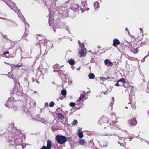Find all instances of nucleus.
Returning <instances> with one entry per match:
<instances>
[{
	"label": "nucleus",
	"instance_id": "obj_38",
	"mask_svg": "<svg viewBox=\"0 0 149 149\" xmlns=\"http://www.w3.org/2000/svg\"><path fill=\"white\" fill-rule=\"evenodd\" d=\"M87 10V9H83V11H85V10Z\"/></svg>",
	"mask_w": 149,
	"mask_h": 149
},
{
	"label": "nucleus",
	"instance_id": "obj_5",
	"mask_svg": "<svg viewBox=\"0 0 149 149\" xmlns=\"http://www.w3.org/2000/svg\"><path fill=\"white\" fill-rule=\"evenodd\" d=\"M119 82H121L123 84H124L126 83L125 80V79L123 78H121L120 79L118 80L116 84V85L118 87L120 86L119 84Z\"/></svg>",
	"mask_w": 149,
	"mask_h": 149
},
{
	"label": "nucleus",
	"instance_id": "obj_35",
	"mask_svg": "<svg viewBox=\"0 0 149 149\" xmlns=\"http://www.w3.org/2000/svg\"><path fill=\"white\" fill-rule=\"evenodd\" d=\"M53 31H54V32H55L56 31V29H53Z\"/></svg>",
	"mask_w": 149,
	"mask_h": 149
},
{
	"label": "nucleus",
	"instance_id": "obj_34",
	"mask_svg": "<svg viewBox=\"0 0 149 149\" xmlns=\"http://www.w3.org/2000/svg\"><path fill=\"white\" fill-rule=\"evenodd\" d=\"M140 31H142V28H140Z\"/></svg>",
	"mask_w": 149,
	"mask_h": 149
},
{
	"label": "nucleus",
	"instance_id": "obj_36",
	"mask_svg": "<svg viewBox=\"0 0 149 149\" xmlns=\"http://www.w3.org/2000/svg\"><path fill=\"white\" fill-rule=\"evenodd\" d=\"M148 56V55L146 56L144 58H146Z\"/></svg>",
	"mask_w": 149,
	"mask_h": 149
},
{
	"label": "nucleus",
	"instance_id": "obj_30",
	"mask_svg": "<svg viewBox=\"0 0 149 149\" xmlns=\"http://www.w3.org/2000/svg\"><path fill=\"white\" fill-rule=\"evenodd\" d=\"M116 123L114 121L112 122V123L113 124H114Z\"/></svg>",
	"mask_w": 149,
	"mask_h": 149
},
{
	"label": "nucleus",
	"instance_id": "obj_1",
	"mask_svg": "<svg viewBox=\"0 0 149 149\" xmlns=\"http://www.w3.org/2000/svg\"><path fill=\"white\" fill-rule=\"evenodd\" d=\"M58 143L60 144L64 143L67 141L66 138L64 136L58 135L56 137Z\"/></svg>",
	"mask_w": 149,
	"mask_h": 149
},
{
	"label": "nucleus",
	"instance_id": "obj_31",
	"mask_svg": "<svg viewBox=\"0 0 149 149\" xmlns=\"http://www.w3.org/2000/svg\"><path fill=\"white\" fill-rule=\"evenodd\" d=\"M125 30H126V31H128V28H126L125 29Z\"/></svg>",
	"mask_w": 149,
	"mask_h": 149
},
{
	"label": "nucleus",
	"instance_id": "obj_11",
	"mask_svg": "<svg viewBox=\"0 0 149 149\" xmlns=\"http://www.w3.org/2000/svg\"><path fill=\"white\" fill-rule=\"evenodd\" d=\"M69 64L71 65H73L75 63L74 61L72 59H70L68 61Z\"/></svg>",
	"mask_w": 149,
	"mask_h": 149
},
{
	"label": "nucleus",
	"instance_id": "obj_22",
	"mask_svg": "<svg viewBox=\"0 0 149 149\" xmlns=\"http://www.w3.org/2000/svg\"><path fill=\"white\" fill-rule=\"evenodd\" d=\"M77 123V121L76 120H74L72 124L73 125H76Z\"/></svg>",
	"mask_w": 149,
	"mask_h": 149
},
{
	"label": "nucleus",
	"instance_id": "obj_25",
	"mask_svg": "<svg viewBox=\"0 0 149 149\" xmlns=\"http://www.w3.org/2000/svg\"><path fill=\"white\" fill-rule=\"evenodd\" d=\"M100 79L101 80L104 79V80H107V79H106V78L103 77V78H101Z\"/></svg>",
	"mask_w": 149,
	"mask_h": 149
},
{
	"label": "nucleus",
	"instance_id": "obj_39",
	"mask_svg": "<svg viewBox=\"0 0 149 149\" xmlns=\"http://www.w3.org/2000/svg\"><path fill=\"white\" fill-rule=\"evenodd\" d=\"M83 93H84V94L86 93L85 92H84V91L83 92Z\"/></svg>",
	"mask_w": 149,
	"mask_h": 149
},
{
	"label": "nucleus",
	"instance_id": "obj_42",
	"mask_svg": "<svg viewBox=\"0 0 149 149\" xmlns=\"http://www.w3.org/2000/svg\"><path fill=\"white\" fill-rule=\"evenodd\" d=\"M125 108H127V107H125Z\"/></svg>",
	"mask_w": 149,
	"mask_h": 149
},
{
	"label": "nucleus",
	"instance_id": "obj_3",
	"mask_svg": "<svg viewBox=\"0 0 149 149\" xmlns=\"http://www.w3.org/2000/svg\"><path fill=\"white\" fill-rule=\"evenodd\" d=\"M128 123L130 126L135 125L137 123L135 118H132L129 120Z\"/></svg>",
	"mask_w": 149,
	"mask_h": 149
},
{
	"label": "nucleus",
	"instance_id": "obj_27",
	"mask_svg": "<svg viewBox=\"0 0 149 149\" xmlns=\"http://www.w3.org/2000/svg\"><path fill=\"white\" fill-rule=\"evenodd\" d=\"M14 66L15 67H19L21 66V65H14Z\"/></svg>",
	"mask_w": 149,
	"mask_h": 149
},
{
	"label": "nucleus",
	"instance_id": "obj_17",
	"mask_svg": "<svg viewBox=\"0 0 149 149\" xmlns=\"http://www.w3.org/2000/svg\"><path fill=\"white\" fill-rule=\"evenodd\" d=\"M94 8H97L99 7V4L97 2L95 3L94 4Z\"/></svg>",
	"mask_w": 149,
	"mask_h": 149
},
{
	"label": "nucleus",
	"instance_id": "obj_6",
	"mask_svg": "<svg viewBox=\"0 0 149 149\" xmlns=\"http://www.w3.org/2000/svg\"><path fill=\"white\" fill-rule=\"evenodd\" d=\"M119 44L120 42L118 39H115L113 40V45L114 46L116 47Z\"/></svg>",
	"mask_w": 149,
	"mask_h": 149
},
{
	"label": "nucleus",
	"instance_id": "obj_24",
	"mask_svg": "<svg viewBox=\"0 0 149 149\" xmlns=\"http://www.w3.org/2000/svg\"><path fill=\"white\" fill-rule=\"evenodd\" d=\"M9 53V52L8 51H7L5 52H4L3 53V55H5L6 54H8Z\"/></svg>",
	"mask_w": 149,
	"mask_h": 149
},
{
	"label": "nucleus",
	"instance_id": "obj_40",
	"mask_svg": "<svg viewBox=\"0 0 149 149\" xmlns=\"http://www.w3.org/2000/svg\"><path fill=\"white\" fill-rule=\"evenodd\" d=\"M82 10V8H81V10L83 11V10Z\"/></svg>",
	"mask_w": 149,
	"mask_h": 149
},
{
	"label": "nucleus",
	"instance_id": "obj_32",
	"mask_svg": "<svg viewBox=\"0 0 149 149\" xmlns=\"http://www.w3.org/2000/svg\"><path fill=\"white\" fill-rule=\"evenodd\" d=\"M69 83H70V84H72V81H70L69 82Z\"/></svg>",
	"mask_w": 149,
	"mask_h": 149
},
{
	"label": "nucleus",
	"instance_id": "obj_26",
	"mask_svg": "<svg viewBox=\"0 0 149 149\" xmlns=\"http://www.w3.org/2000/svg\"><path fill=\"white\" fill-rule=\"evenodd\" d=\"M37 38H38V40H42V38H38V36H37Z\"/></svg>",
	"mask_w": 149,
	"mask_h": 149
},
{
	"label": "nucleus",
	"instance_id": "obj_7",
	"mask_svg": "<svg viewBox=\"0 0 149 149\" xmlns=\"http://www.w3.org/2000/svg\"><path fill=\"white\" fill-rule=\"evenodd\" d=\"M131 52L134 53H136L138 52L137 48H135V47H131Z\"/></svg>",
	"mask_w": 149,
	"mask_h": 149
},
{
	"label": "nucleus",
	"instance_id": "obj_10",
	"mask_svg": "<svg viewBox=\"0 0 149 149\" xmlns=\"http://www.w3.org/2000/svg\"><path fill=\"white\" fill-rule=\"evenodd\" d=\"M78 136L79 138H81L83 137V134L82 132L80 131L79 130H78Z\"/></svg>",
	"mask_w": 149,
	"mask_h": 149
},
{
	"label": "nucleus",
	"instance_id": "obj_9",
	"mask_svg": "<svg viewBox=\"0 0 149 149\" xmlns=\"http://www.w3.org/2000/svg\"><path fill=\"white\" fill-rule=\"evenodd\" d=\"M79 143L81 145H84L85 144L86 142L83 139H81L80 140Z\"/></svg>",
	"mask_w": 149,
	"mask_h": 149
},
{
	"label": "nucleus",
	"instance_id": "obj_16",
	"mask_svg": "<svg viewBox=\"0 0 149 149\" xmlns=\"http://www.w3.org/2000/svg\"><path fill=\"white\" fill-rule=\"evenodd\" d=\"M58 118L60 119L61 120L63 119L64 118L63 116L61 114H58Z\"/></svg>",
	"mask_w": 149,
	"mask_h": 149
},
{
	"label": "nucleus",
	"instance_id": "obj_4",
	"mask_svg": "<svg viewBox=\"0 0 149 149\" xmlns=\"http://www.w3.org/2000/svg\"><path fill=\"white\" fill-rule=\"evenodd\" d=\"M51 143L50 140H48L47 141V146H43L41 149H51Z\"/></svg>",
	"mask_w": 149,
	"mask_h": 149
},
{
	"label": "nucleus",
	"instance_id": "obj_20",
	"mask_svg": "<svg viewBox=\"0 0 149 149\" xmlns=\"http://www.w3.org/2000/svg\"><path fill=\"white\" fill-rule=\"evenodd\" d=\"M69 105L71 107H74L75 106V104L73 102H70L69 103Z\"/></svg>",
	"mask_w": 149,
	"mask_h": 149
},
{
	"label": "nucleus",
	"instance_id": "obj_8",
	"mask_svg": "<svg viewBox=\"0 0 149 149\" xmlns=\"http://www.w3.org/2000/svg\"><path fill=\"white\" fill-rule=\"evenodd\" d=\"M104 62L105 64L107 65H112V63L109 60L106 59L105 61Z\"/></svg>",
	"mask_w": 149,
	"mask_h": 149
},
{
	"label": "nucleus",
	"instance_id": "obj_2",
	"mask_svg": "<svg viewBox=\"0 0 149 149\" xmlns=\"http://www.w3.org/2000/svg\"><path fill=\"white\" fill-rule=\"evenodd\" d=\"M80 57H84L85 56L86 53V49L85 48H82L81 50L79 51Z\"/></svg>",
	"mask_w": 149,
	"mask_h": 149
},
{
	"label": "nucleus",
	"instance_id": "obj_23",
	"mask_svg": "<svg viewBox=\"0 0 149 149\" xmlns=\"http://www.w3.org/2000/svg\"><path fill=\"white\" fill-rule=\"evenodd\" d=\"M82 4L83 6V7H84L86 5V2L83 1L82 2Z\"/></svg>",
	"mask_w": 149,
	"mask_h": 149
},
{
	"label": "nucleus",
	"instance_id": "obj_21",
	"mask_svg": "<svg viewBox=\"0 0 149 149\" xmlns=\"http://www.w3.org/2000/svg\"><path fill=\"white\" fill-rule=\"evenodd\" d=\"M19 17L21 18L22 20L24 22L25 20V19L24 17V16L22 15H21L19 16Z\"/></svg>",
	"mask_w": 149,
	"mask_h": 149
},
{
	"label": "nucleus",
	"instance_id": "obj_18",
	"mask_svg": "<svg viewBox=\"0 0 149 149\" xmlns=\"http://www.w3.org/2000/svg\"><path fill=\"white\" fill-rule=\"evenodd\" d=\"M78 43L79 44V47H84V45L83 43H81L79 41H78Z\"/></svg>",
	"mask_w": 149,
	"mask_h": 149
},
{
	"label": "nucleus",
	"instance_id": "obj_13",
	"mask_svg": "<svg viewBox=\"0 0 149 149\" xmlns=\"http://www.w3.org/2000/svg\"><path fill=\"white\" fill-rule=\"evenodd\" d=\"M88 76L89 79H92L94 78L95 77L94 74L93 73H90Z\"/></svg>",
	"mask_w": 149,
	"mask_h": 149
},
{
	"label": "nucleus",
	"instance_id": "obj_14",
	"mask_svg": "<svg viewBox=\"0 0 149 149\" xmlns=\"http://www.w3.org/2000/svg\"><path fill=\"white\" fill-rule=\"evenodd\" d=\"M61 93L63 96H65L66 94V91L65 90H63L61 91Z\"/></svg>",
	"mask_w": 149,
	"mask_h": 149
},
{
	"label": "nucleus",
	"instance_id": "obj_33",
	"mask_svg": "<svg viewBox=\"0 0 149 149\" xmlns=\"http://www.w3.org/2000/svg\"><path fill=\"white\" fill-rule=\"evenodd\" d=\"M112 100H114V97H112Z\"/></svg>",
	"mask_w": 149,
	"mask_h": 149
},
{
	"label": "nucleus",
	"instance_id": "obj_29",
	"mask_svg": "<svg viewBox=\"0 0 149 149\" xmlns=\"http://www.w3.org/2000/svg\"><path fill=\"white\" fill-rule=\"evenodd\" d=\"M38 35L40 37H41L42 36V34H40V35L39 34V35Z\"/></svg>",
	"mask_w": 149,
	"mask_h": 149
},
{
	"label": "nucleus",
	"instance_id": "obj_12",
	"mask_svg": "<svg viewBox=\"0 0 149 149\" xmlns=\"http://www.w3.org/2000/svg\"><path fill=\"white\" fill-rule=\"evenodd\" d=\"M46 43H45L44 42H42L40 43L39 44L37 43V46H38V45H39V46L40 47H41V46H42L43 45L44 46H46Z\"/></svg>",
	"mask_w": 149,
	"mask_h": 149
},
{
	"label": "nucleus",
	"instance_id": "obj_28",
	"mask_svg": "<svg viewBox=\"0 0 149 149\" xmlns=\"http://www.w3.org/2000/svg\"><path fill=\"white\" fill-rule=\"evenodd\" d=\"M7 36L6 35H3V37L4 38H6Z\"/></svg>",
	"mask_w": 149,
	"mask_h": 149
},
{
	"label": "nucleus",
	"instance_id": "obj_37",
	"mask_svg": "<svg viewBox=\"0 0 149 149\" xmlns=\"http://www.w3.org/2000/svg\"><path fill=\"white\" fill-rule=\"evenodd\" d=\"M110 78V77H108L107 78H106V79H109Z\"/></svg>",
	"mask_w": 149,
	"mask_h": 149
},
{
	"label": "nucleus",
	"instance_id": "obj_15",
	"mask_svg": "<svg viewBox=\"0 0 149 149\" xmlns=\"http://www.w3.org/2000/svg\"><path fill=\"white\" fill-rule=\"evenodd\" d=\"M84 97V95L83 94H81L79 99L78 100V101L79 102Z\"/></svg>",
	"mask_w": 149,
	"mask_h": 149
},
{
	"label": "nucleus",
	"instance_id": "obj_41",
	"mask_svg": "<svg viewBox=\"0 0 149 149\" xmlns=\"http://www.w3.org/2000/svg\"><path fill=\"white\" fill-rule=\"evenodd\" d=\"M89 52H91V51H89Z\"/></svg>",
	"mask_w": 149,
	"mask_h": 149
},
{
	"label": "nucleus",
	"instance_id": "obj_19",
	"mask_svg": "<svg viewBox=\"0 0 149 149\" xmlns=\"http://www.w3.org/2000/svg\"><path fill=\"white\" fill-rule=\"evenodd\" d=\"M54 104V103L53 102H50V103L49 104V106L50 107H53Z\"/></svg>",
	"mask_w": 149,
	"mask_h": 149
}]
</instances>
